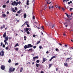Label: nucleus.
<instances>
[{"label": "nucleus", "instance_id": "f257e3e1", "mask_svg": "<svg viewBox=\"0 0 73 73\" xmlns=\"http://www.w3.org/2000/svg\"><path fill=\"white\" fill-rule=\"evenodd\" d=\"M13 68L12 67L10 68L9 69V72L10 73H11L13 72H14L15 69L14 68L13 70Z\"/></svg>", "mask_w": 73, "mask_h": 73}, {"label": "nucleus", "instance_id": "f03ea898", "mask_svg": "<svg viewBox=\"0 0 73 73\" xmlns=\"http://www.w3.org/2000/svg\"><path fill=\"white\" fill-rule=\"evenodd\" d=\"M52 6V4L51 3V5H49V6H48V7H49V9H51V8H53L54 7V6Z\"/></svg>", "mask_w": 73, "mask_h": 73}, {"label": "nucleus", "instance_id": "7ed1b4c3", "mask_svg": "<svg viewBox=\"0 0 73 73\" xmlns=\"http://www.w3.org/2000/svg\"><path fill=\"white\" fill-rule=\"evenodd\" d=\"M4 52H5L3 50H2L1 51V56L3 57L4 56Z\"/></svg>", "mask_w": 73, "mask_h": 73}, {"label": "nucleus", "instance_id": "20e7f679", "mask_svg": "<svg viewBox=\"0 0 73 73\" xmlns=\"http://www.w3.org/2000/svg\"><path fill=\"white\" fill-rule=\"evenodd\" d=\"M28 48H32L33 47V45H32L31 44H28Z\"/></svg>", "mask_w": 73, "mask_h": 73}, {"label": "nucleus", "instance_id": "39448f33", "mask_svg": "<svg viewBox=\"0 0 73 73\" xmlns=\"http://www.w3.org/2000/svg\"><path fill=\"white\" fill-rule=\"evenodd\" d=\"M38 57L37 56H36L35 57H33V60L34 61H35V59H38Z\"/></svg>", "mask_w": 73, "mask_h": 73}, {"label": "nucleus", "instance_id": "423d86ee", "mask_svg": "<svg viewBox=\"0 0 73 73\" xmlns=\"http://www.w3.org/2000/svg\"><path fill=\"white\" fill-rule=\"evenodd\" d=\"M5 66L4 65H2L1 66V69L3 70H5Z\"/></svg>", "mask_w": 73, "mask_h": 73}, {"label": "nucleus", "instance_id": "0eeeda50", "mask_svg": "<svg viewBox=\"0 0 73 73\" xmlns=\"http://www.w3.org/2000/svg\"><path fill=\"white\" fill-rule=\"evenodd\" d=\"M16 3V1H14L11 4L12 5H13V6H15V4Z\"/></svg>", "mask_w": 73, "mask_h": 73}, {"label": "nucleus", "instance_id": "6e6552de", "mask_svg": "<svg viewBox=\"0 0 73 73\" xmlns=\"http://www.w3.org/2000/svg\"><path fill=\"white\" fill-rule=\"evenodd\" d=\"M26 23H27V25L28 24H29V22H28V21H27V22H26L25 23H24V24L22 26H21L22 27H23L24 25H25V24H26Z\"/></svg>", "mask_w": 73, "mask_h": 73}, {"label": "nucleus", "instance_id": "1a4fd4ad", "mask_svg": "<svg viewBox=\"0 0 73 73\" xmlns=\"http://www.w3.org/2000/svg\"><path fill=\"white\" fill-rule=\"evenodd\" d=\"M51 27L52 29H54L55 27L54 25L52 24L51 26Z\"/></svg>", "mask_w": 73, "mask_h": 73}, {"label": "nucleus", "instance_id": "9d476101", "mask_svg": "<svg viewBox=\"0 0 73 73\" xmlns=\"http://www.w3.org/2000/svg\"><path fill=\"white\" fill-rule=\"evenodd\" d=\"M8 39V36L5 37V40L6 41H7Z\"/></svg>", "mask_w": 73, "mask_h": 73}, {"label": "nucleus", "instance_id": "9b49d317", "mask_svg": "<svg viewBox=\"0 0 73 73\" xmlns=\"http://www.w3.org/2000/svg\"><path fill=\"white\" fill-rule=\"evenodd\" d=\"M24 48H25V49H26L27 48H29L28 46L27 45H25V46H24Z\"/></svg>", "mask_w": 73, "mask_h": 73}, {"label": "nucleus", "instance_id": "f8f14e48", "mask_svg": "<svg viewBox=\"0 0 73 73\" xmlns=\"http://www.w3.org/2000/svg\"><path fill=\"white\" fill-rule=\"evenodd\" d=\"M6 32H5L4 34H3V37L4 38H5L6 37Z\"/></svg>", "mask_w": 73, "mask_h": 73}, {"label": "nucleus", "instance_id": "ddd939ff", "mask_svg": "<svg viewBox=\"0 0 73 73\" xmlns=\"http://www.w3.org/2000/svg\"><path fill=\"white\" fill-rule=\"evenodd\" d=\"M27 17V14L26 13H25L24 15V18H26Z\"/></svg>", "mask_w": 73, "mask_h": 73}, {"label": "nucleus", "instance_id": "4468645a", "mask_svg": "<svg viewBox=\"0 0 73 73\" xmlns=\"http://www.w3.org/2000/svg\"><path fill=\"white\" fill-rule=\"evenodd\" d=\"M43 58V61L44 62H45L46 61V58Z\"/></svg>", "mask_w": 73, "mask_h": 73}, {"label": "nucleus", "instance_id": "2eb2a0df", "mask_svg": "<svg viewBox=\"0 0 73 73\" xmlns=\"http://www.w3.org/2000/svg\"><path fill=\"white\" fill-rule=\"evenodd\" d=\"M7 41H6V40H4V42L5 43V45H6V44H7V45H8V43L7 42Z\"/></svg>", "mask_w": 73, "mask_h": 73}, {"label": "nucleus", "instance_id": "dca6fc26", "mask_svg": "<svg viewBox=\"0 0 73 73\" xmlns=\"http://www.w3.org/2000/svg\"><path fill=\"white\" fill-rule=\"evenodd\" d=\"M5 25H4L3 27H1V29H3V28H5Z\"/></svg>", "mask_w": 73, "mask_h": 73}, {"label": "nucleus", "instance_id": "f3484780", "mask_svg": "<svg viewBox=\"0 0 73 73\" xmlns=\"http://www.w3.org/2000/svg\"><path fill=\"white\" fill-rule=\"evenodd\" d=\"M29 0H27V5H29Z\"/></svg>", "mask_w": 73, "mask_h": 73}, {"label": "nucleus", "instance_id": "a211bd4d", "mask_svg": "<svg viewBox=\"0 0 73 73\" xmlns=\"http://www.w3.org/2000/svg\"><path fill=\"white\" fill-rule=\"evenodd\" d=\"M64 66L66 67L68 66L67 63L66 62V63H64Z\"/></svg>", "mask_w": 73, "mask_h": 73}, {"label": "nucleus", "instance_id": "6ab92c4d", "mask_svg": "<svg viewBox=\"0 0 73 73\" xmlns=\"http://www.w3.org/2000/svg\"><path fill=\"white\" fill-rule=\"evenodd\" d=\"M21 12L22 11L21 10H19V11L17 12V13L19 14H20Z\"/></svg>", "mask_w": 73, "mask_h": 73}, {"label": "nucleus", "instance_id": "aec40b11", "mask_svg": "<svg viewBox=\"0 0 73 73\" xmlns=\"http://www.w3.org/2000/svg\"><path fill=\"white\" fill-rule=\"evenodd\" d=\"M56 56H54L52 57H51V58L53 59V58H56Z\"/></svg>", "mask_w": 73, "mask_h": 73}, {"label": "nucleus", "instance_id": "412c9836", "mask_svg": "<svg viewBox=\"0 0 73 73\" xmlns=\"http://www.w3.org/2000/svg\"><path fill=\"white\" fill-rule=\"evenodd\" d=\"M6 7V5H4L3 6V8H5Z\"/></svg>", "mask_w": 73, "mask_h": 73}, {"label": "nucleus", "instance_id": "4be33fe9", "mask_svg": "<svg viewBox=\"0 0 73 73\" xmlns=\"http://www.w3.org/2000/svg\"><path fill=\"white\" fill-rule=\"evenodd\" d=\"M2 16L4 17H6V15L5 14H3L2 15Z\"/></svg>", "mask_w": 73, "mask_h": 73}, {"label": "nucleus", "instance_id": "5701e85b", "mask_svg": "<svg viewBox=\"0 0 73 73\" xmlns=\"http://www.w3.org/2000/svg\"><path fill=\"white\" fill-rule=\"evenodd\" d=\"M39 66V64H36V67H37V68Z\"/></svg>", "mask_w": 73, "mask_h": 73}, {"label": "nucleus", "instance_id": "b1692460", "mask_svg": "<svg viewBox=\"0 0 73 73\" xmlns=\"http://www.w3.org/2000/svg\"><path fill=\"white\" fill-rule=\"evenodd\" d=\"M23 68H22L21 69V70H20V72H22V71L23 70Z\"/></svg>", "mask_w": 73, "mask_h": 73}, {"label": "nucleus", "instance_id": "393cba45", "mask_svg": "<svg viewBox=\"0 0 73 73\" xmlns=\"http://www.w3.org/2000/svg\"><path fill=\"white\" fill-rule=\"evenodd\" d=\"M18 46H19V44L18 43H17L15 46V47H16Z\"/></svg>", "mask_w": 73, "mask_h": 73}, {"label": "nucleus", "instance_id": "a878e982", "mask_svg": "<svg viewBox=\"0 0 73 73\" xmlns=\"http://www.w3.org/2000/svg\"><path fill=\"white\" fill-rule=\"evenodd\" d=\"M24 40H26V36H24Z\"/></svg>", "mask_w": 73, "mask_h": 73}, {"label": "nucleus", "instance_id": "bb28decb", "mask_svg": "<svg viewBox=\"0 0 73 73\" xmlns=\"http://www.w3.org/2000/svg\"><path fill=\"white\" fill-rule=\"evenodd\" d=\"M15 5L16 6H17L18 4V2H17V3H16H16H15Z\"/></svg>", "mask_w": 73, "mask_h": 73}, {"label": "nucleus", "instance_id": "cd10ccee", "mask_svg": "<svg viewBox=\"0 0 73 73\" xmlns=\"http://www.w3.org/2000/svg\"><path fill=\"white\" fill-rule=\"evenodd\" d=\"M39 62H40L39 60H36V63H39Z\"/></svg>", "mask_w": 73, "mask_h": 73}, {"label": "nucleus", "instance_id": "c85d7f7f", "mask_svg": "<svg viewBox=\"0 0 73 73\" xmlns=\"http://www.w3.org/2000/svg\"><path fill=\"white\" fill-rule=\"evenodd\" d=\"M33 50V49L32 48H31L29 49L28 50V51H32Z\"/></svg>", "mask_w": 73, "mask_h": 73}, {"label": "nucleus", "instance_id": "c756f323", "mask_svg": "<svg viewBox=\"0 0 73 73\" xmlns=\"http://www.w3.org/2000/svg\"><path fill=\"white\" fill-rule=\"evenodd\" d=\"M11 59H9V61H8V62L9 63H11Z\"/></svg>", "mask_w": 73, "mask_h": 73}, {"label": "nucleus", "instance_id": "7c9ffc66", "mask_svg": "<svg viewBox=\"0 0 73 73\" xmlns=\"http://www.w3.org/2000/svg\"><path fill=\"white\" fill-rule=\"evenodd\" d=\"M52 66V64H49V68H50Z\"/></svg>", "mask_w": 73, "mask_h": 73}, {"label": "nucleus", "instance_id": "2f4dec72", "mask_svg": "<svg viewBox=\"0 0 73 73\" xmlns=\"http://www.w3.org/2000/svg\"><path fill=\"white\" fill-rule=\"evenodd\" d=\"M40 40H39V41H38V42H37V43H36V44H38L39 43H40Z\"/></svg>", "mask_w": 73, "mask_h": 73}, {"label": "nucleus", "instance_id": "473e14b6", "mask_svg": "<svg viewBox=\"0 0 73 73\" xmlns=\"http://www.w3.org/2000/svg\"><path fill=\"white\" fill-rule=\"evenodd\" d=\"M70 58H68L67 59V60L68 61H69L70 59Z\"/></svg>", "mask_w": 73, "mask_h": 73}, {"label": "nucleus", "instance_id": "72a5a7b5", "mask_svg": "<svg viewBox=\"0 0 73 73\" xmlns=\"http://www.w3.org/2000/svg\"><path fill=\"white\" fill-rule=\"evenodd\" d=\"M19 64V63H16V64H15V66H17V65H18Z\"/></svg>", "mask_w": 73, "mask_h": 73}, {"label": "nucleus", "instance_id": "f704fd0d", "mask_svg": "<svg viewBox=\"0 0 73 73\" xmlns=\"http://www.w3.org/2000/svg\"><path fill=\"white\" fill-rule=\"evenodd\" d=\"M33 48H34V49H35L36 48V46H33Z\"/></svg>", "mask_w": 73, "mask_h": 73}, {"label": "nucleus", "instance_id": "c9c22d12", "mask_svg": "<svg viewBox=\"0 0 73 73\" xmlns=\"http://www.w3.org/2000/svg\"><path fill=\"white\" fill-rule=\"evenodd\" d=\"M29 30H28V29L27 28H26V31H28Z\"/></svg>", "mask_w": 73, "mask_h": 73}, {"label": "nucleus", "instance_id": "e433bc0d", "mask_svg": "<svg viewBox=\"0 0 73 73\" xmlns=\"http://www.w3.org/2000/svg\"><path fill=\"white\" fill-rule=\"evenodd\" d=\"M27 33L29 35L30 33V32L29 31H27Z\"/></svg>", "mask_w": 73, "mask_h": 73}, {"label": "nucleus", "instance_id": "4c0bfd02", "mask_svg": "<svg viewBox=\"0 0 73 73\" xmlns=\"http://www.w3.org/2000/svg\"><path fill=\"white\" fill-rule=\"evenodd\" d=\"M39 48L41 49L42 48V46H39Z\"/></svg>", "mask_w": 73, "mask_h": 73}, {"label": "nucleus", "instance_id": "58836bf2", "mask_svg": "<svg viewBox=\"0 0 73 73\" xmlns=\"http://www.w3.org/2000/svg\"><path fill=\"white\" fill-rule=\"evenodd\" d=\"M17 3L18 4H20L21 3V2L20 1H19V2H17Z\"/></svg>", "mask_w": 73, "mask_h": 73}, {"label": "nucleus", "instance_id": "ea45409f", "mask_svg": "<svg viewBox=\"0 0 73 73\" xmlns=\"http://www.w3.org/2000/svg\"><path fill=\"white\" fill-rule=\"evenodd\" d=\"M73 9L72 8H70V11H71V10H72Z\"/></svg>", "mask_w": 73, "mask_h": 73}, {"label": "nucleus", "instance_id": "a19ab883", "mask_svg": "<svg viewBox=\"0 0 73 73\" xmlns=\"http://www.w3.org/2000/svg\"><path fill=\"white\" fill-rule=\"evenodd\" d=\"M13 11L14 13H15L16 12V11L15 10L13 9Z\"/></svg>", "mask_w": 73, "mask_h": 73}, {"label": "nucleus", "instance_id": "79ce46f5", "mask_svg": "<svg viewBox=\"0 0 73 73\" xmlns=\"http://www.w3.org/2000/svg\"><path fill=\"white\" fill-rule=\"evenodd\" d=\"M36 36V35H33V37L35 38Z\"/></svg>", "mask_w": 73, "mask_h": 73}, {"label": "nucleus", "instance_id": "37998d69", "mask_svg": "<svg viewBox=\"0 0 73 73\" xmlns=\"http://www.w3.org/2000/svg\"><path fill=\"white\" fill-rule=\"evenodd\" d=\"M55 50H56V51H58V48H56L55 49Z\"/></svg>", "mask_w": 73, "mask_h": 73}, {"label": "nucleus", "instance_id": "c03bdc74", "mask_svg": "<svg viewBox=\"0 0 73 73\" xmlns=\"http://www.w3.org/2000/svg\"><path fill=\"white\" fill-rule=\"evenodd\" d=\"M15 50L17 51L18 50V48H16Z\"/></svg>", "mask_w": 73, "mask_h": 73}, {"label": "nucleus", "instance_id": "a18cd8bd", "mask_svg": "<svg viewBox=\"0 0 73 73\" xmlns=\"http://www.w3.org/2000/svg\"><path fill=\"white\" fill-rule=\"evenodd\" d=\"M9 1L8 0L7 1L6 3V4L8 3H9Z\"/></svg>", "mask_w": 73, "mask_h": 73}, {"label": "nucleus", "instance_id": "49530a36", "mask_svg": "<svg viewBox=\"0 0 73 73\" xmlns=\"http://www.w3.org/2000/svg\"><path fill=\"white\" fill-rule=\"evenodd\" d=\"M3 48H5V44H3Z\"/></svg>", "mask_w": 73, "mask_h": 73}, {"label": "nucleus", "instance_id": "de8ad7c7", "mask_svg": "<svg viewBox=\"0 0 73 73\" xmlns=\"http://www.w3.org/2000/svg\"><path fill=\"white\" fill-rule=\"evenodd\" d=\"M53 59L51 58V59H50V61H51Z\"/></svg>", "mask_w": 73, "mask_h": 73}, {"label": "nucleus", "instance_id": "09e8293b", "mask_svg": "<svg viewBox=\"0 0 73 73\" xmlns=\"http://www.w3.org/2000/svg\"><path fill=\"white\" fill-rule=\"evenodd\" d=\"M44 26L43 27H41V28H42V29H43V30H44V29L43 28Z\"/></svg>", "mask_w": 73, "mask_h": 73}, {"label": "nucleus", "instance_id": "8fccbe9b", "mask_svg": "<svg viewBox=\"0 0 73 73\" xmlns=\"http://www.w3.org/2000/svg\"><path fill=\"white\" fill-rule=\"evenodd\" d=\"M1 46H2L3 45V42H2L1 43Z\"/></svg>", "mask_w": 73, "mask_h": 73}, {"label": "nucleus", "instance_id": "3c124183", "mask_svg": "<svg viewBox=\"0 0 73 73\" xmlns=\"http://www.w3.org/2000/svg\"><path fill=\"white\" fill-rule=\"evenodd\" d=\"M70 50L73 49V48L72 47H70Z\"/></svg>", "mask_w": 73, "mask_h": 73}, {"label": "nucleus", "instance_id": "603ef678", "mask_svg": "<svg viewBox=\"0 0 73 73\" xmlns=\"http://www.w3.org/2000/svg\"><path fill=\"white\" fill-rule=\"evenodd\" d=\"M27 26L28 27H29L30 26L29 25L27 24Z\"/></svg>", "mask_w": 73, "mask_h": 73}, {"label": "nucleus", "instance_id": "864d4df0", "mask_svg": "<svg viewBox=\"0 0 73 73\" xmlns=\"http://www.w3.org/2000/svg\"><path fill=\"white\" fill-rule=\"evenodd\" d=\"M15 9L16 10H17V7H15Z\"/></svg>", "mask_w": 73, "mask_h": 73}, {"label": "nucleus", "instance_id": "5fc2aeb1", "mask_svg": "<svg viewBox=\"0 0 73 73\" xmlns=\"http://www.w3.org/2000/svg\"><path fill=\"white\" fill-rule=\"evenodd\" d=\"M59 45H60L61 46H62V44H61V43L59 44Z\"/></svg>", "mask_w": 73, "mask_h": 73}, {"label": "nucleus", "instance_id": "6e6d98bb", "mask_svg": "<svg viewBox=\"0 0 73 73\" xmlns=\"http://www.w3.org/2000/svg\"><path fill=\"white\" fill-rule=\"evenodd\" d=\"M62 9L63 11H64L65 10L63 8H62Z\"/></svg>", "mask_w": 73, "mask_h": 73}, {"label": "nucleus", "instance_id": "4d7b16f0", "mask_svg": "<svg viewBox=\"0 0 73 73\" xmlns=\"http://www.w3.org/2000/svg\"><path fill=\"white\" fill-rule=\"evenodd\" d=\"M5 49H6V50H7L8 49V48L7 47H6L5 48Z\"/></svg>", "mask_w": 73, "mask_h": 73}, {"label": "nucleus", "instance_id": "13d9d810", "mask_svg": "<svg viewBox=\"0 0 73 73\" xmlns=\"http://www.w3.org/2000/svg\"><path fill=\"white\" fill-rule=\"evenodd\" d=\"M44 72L43 71H41V72H40V73H44Z\"/></svg>", "mask_w": 73, "mask_h": 73}, {"label": "nucleus", "instance_id": "bf43d9fd", "mask_svg": "<svg viewBox=\"0 0 73 73\" xmlns=\"http://www.w3.org/2000/svg\"><path fill=\"white\" fill-rule=\"evenodd\" d=\"M28 30H29V31H31V29H30V28H29V29H28Z\"/></svg>", "mask_w": 73, "mask_h": 73}, {"label": "nucleus", "instance_id": "052dcab7", "mask_svg": "<svg viewBox=\"0 0 73 73\" xmlns=\"http://www.w3.org/2000/svg\"><path fill=\"white\" fill-rule=\"evenodd\" d=\"M33 19H35V16H33Z\"/></svg>", "mask_w": 73, "mask_h": 73}, {"label": "nucleus", "instance_id": "680f3d73", "mask_svg": "<svg viewBox=\"0 0 73 73\" xmlns=\"http://www.w3.org/2000/svg\"><path fill=\"white\" fill-rule=\"evenodd\" d=\"M48 53H49V52L48 51H47V52H46V53L48 54Z\"/></svg>", "mask_w": 73, "mask_h": 73}, {"label": "nucleus", "instance_id": "e2e57ef3", "mask_svg": "<svg viewBox=\"0 0 73 73\" xmlns=\"http://www.w3.org/2000/svg\"><path fill=\"white\" fill-rule=\"evenodd\" d=\"M51 2H50V3H48V5H50V4H51Z\"/></svg>", "mask_w": 73, "mask_h": 73}, {"label": "nucleus", "instance_id": "0e129e2a", "mask_svg": "<svg viewBox=\"0 0 73 73\" xmlns=\"http://www.w3.org/2000/svg\"><path fill=\"white\" fill-rule=\"evenodd\" d=\"M67 17H68V18H69V16H68V15L67 16H66Z\"/></svg>", "mask_w": 73, "mask_h": 73}, {"label": "nucleus", "instance_id": "69168bd1", "mask_svg": "<svg viewBox=\"0 0 73 73\" xmlns=\"http://www.w3.org/2000/svg\"><path fill=\"white\" fill-rule=\"evenodd\" d=\"M9 11H7V14H9Z\"/></svg>", "mask_w": 73, "mask_h": 73}, {"label": "nucleus", "instance_id": "338daca9", "mask_svg": "<svg viewBox=\"0 0 73 73\" xmlns=\"http://www.w3.org/2000/svg\"><path fill=\"white\" fill-rule=\"evenodd\" d=\"M16 16H18V14H16Z\"/></svg>", "mask_w": 73, "mask_h": 73}, {"label": "nucleus", "instance_id": "774afa93", "mask_svg": "<svg viewBox=\"0 0 73 73\" xmlns=\"http://www.w3.org/2000/svg\"><path fill=\"white\" fill-rule=\"evenodd\" d=\"M58 70V69L57 68H56V71H57Z\"/></svg>", "mask_w": 73, "mask_h": 73}]
</instances>
